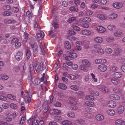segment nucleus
<instances>
[{
  "label": "nucleus",
  "mask_w": 125,
  "mask_h": 125,
  "mask_svg": "<svg viewBox=\"0 0 125 125\" xmlns=\"http://www.w3.org/2000/svg\"><path fill=\"white\" fill-rule=\"evenodd\" d=\"M34 68L37 73L42 71L44 69V67L43 65H41L39 62H35L34 66L33 65H31L30 66L29 69L30 71H31L33 70Z\"/></svg>",
  "instance_id": "nucleus-1"
},
{
  "label": "nucleus",
  "mask_w": 125,
  "mask_h": 125,
  "mask_svg": "<svg viewBox=\"0 0 125 125\" xmlns=\"http://www.w3.org/2000/svg\"><path fill=\"white\" fill-rule=\"evenodd\" d=\"M25 101L26 103H30L31 102V98L32 97L31 93H28L25 92L24 94Z\"/></svg>",
  "instance_id": "nucleus-2"
},
{
  "label": "nucleus",
  "mask_w": 125,
  "mask_h": 125,
  "mask_svg": "<svg viewBox=\"0 0 125 125\" xmlns=\"http://www.w3.org/2000/svg\"><path fill=\"white\" fill-rule=\"evenodd\" d=\"M44 36V34L42 31H41L40 33H37L36 36V38L38 41L42 40Z\"/></svg>",
  "instance_id": "nucleus-3"
},
{
  "label": "nucleus",
  "mask_w": 125,
  "mask_h": 125,
  "mask_svg": "<svg viewBox=\"0 0 125 125\" xmlns=\"http://www.w3.org/2000/svg\"><path fill=\"white\" fill-rule=\"evenodd\" d=\"M97 69L100 72H104L106 70L107 66L105 64H101L98 66Z\"/></svg>",
  "instance_id": "nucleus-4"
},
{
  "label": "nucleus",
  "mask_w": 125,
  "mask_h": 125,
  "mask_svg": "<svg viewBox=\"0 0 125 125\" xmlns=\"http://www.w3.org/2000/svg\"><path fill=\"white\" fill-rule=\"evenodd\" d=\"M125 109L124 106L120 105L118 106L116 108V110L117 113L119 115L121 114L124 112Z\"/></svg>",
  "instance_id": "nucleus-5"
},
{
  "label": "nucleus",
  "mask_w": 125,
  "mask_h": 125,
  "mask_svg": "<svg viewBox=\"0 0 125 125\" xmlns=\"http://www.w3.org/2000/svg\"><path fill=\"white\" fill-rule=\"evenodd\" d=\"M123 35V33L122 31L120 29L115 30L113 33L114 35L116 37H120Z\"/></svg>",
  "instance_id": "nucleus-6"
},
{
  "label": "nucleus",
  "mask_w": 125,
  "mask_h": 125,
  "mask_svg": "<svg viewBox=\"0 0 125 125\" xmlns=\"http://www.w3.org/2000/svg\"><path fill=\"white\" fill-rule=\"evenodd\" d=\"M107 104L108 106L111 108H113L115 107L116 104L115 102L113 101H110L107 102Z\"/></svg>",
  "instance_id": "nucleus-7"
},
{
  "label": "nucleus",
  "mask_w": 125,
  "mask_h": 125,
  "mask_svg": "<svg viewBox=\"0 0 125 125\" xmlns=\"http://www.w3.org/2000/svg\"><path fill=\"white\" fill-rule=\"evenodd\" d=\"M22 52L21 51H19L16 54V59L17 60L19 61L22 59Z\"/></svg>",
  "instance_id": "nucleus-8"
},
{
  "label": "nucleus",
  "mask_w": 125,
  "mask_h": 125,
  "mask_svg": "<svg viewBox=\"0 0 125 125\" xmlns=\"http://www.w3.org/2000/svg\"><path fill=\"white\" fill-rule=\"evenodd\" d=\"M84 105L85 106L92 107H95L94 103L92 101H86L84 102Z\"/></svg>",
  "instance_id": "nucleus-9"
},
{
  "label": "nucleus",
  "mask_w": 125,
  "mask_h": 125,
  "mask_svg": "<svg viewBox=\"0 0 125 125\" xmlns=\"http://www.w3.org/2000/svg\"><path fill=\"white\" fill-rule=\"evenodd\" d=\"M31 47L33 48L34 53L36 54L38 52V46L36 43H34L31 44Z\"/></svg>",
  "instance_id": "nucleus-10"
},
{
  "label": "nucleus",
  "mask_w": 125,
  "mask_h": 125,
  "mask_svg": "<svg viewBox=\"0 0 125 125\" xmlns=\"http://www.w3.org/2000/svg\"><path fill=\"white\" fill-rule=\"evenodd\" d=\"M123 5V3L120 2L115 3L113 4V6L117 9H119L121 8Z\"/></svg>",
  "instance_id": "nucleus-11"
},
{
  "label": "nucleus",
  "mask_w": 125,
  "mask_h": 125,
  "mask_svg": "<svg viewBox=\"0 0 125 125\" xmlns=\"http://www.w3.org/2000/svg\"><path fill=\"white\" fill-rule=\"evenodd\" d=\"M50 113L51 115H53V114L59 115L61 113V111L58 109H54L50 110Z\"/></svg>",
  "instance_id": "nucleus-12"
},
{
  "label": "nucleus",
  "mask_w": 125,
  "mask_h": 125,
  "mask_svg": "<svg viewBox=\"0 0 125 125\" xmlns=\"http://www.w3.org/2000/svg\"><path fill=\"white\" fill-rule=\"evenodd\" d=\"M108 97L112 99L115 100H118L120 99V96L116 94H111L108 95Z\"/></svg>",
  "instance_id": "nucleus-13"
},
{
  "label": "nucleus",
  "mask_w": 125,
  "mask_h": 125,
  "mask_svg": "<svg viewBox=\"0 0 125 125\" xmlns=\"http://www.w3.org/2000/svg\"><path fill=\"white\" fill-rule=\"evenodd\" d=\"M116 125H125V121L120 119L116 120L115 122Z\"/></svg>",
  "instance_id": "nucleus-14"
},
{
  "label": "nucleus",
  "mask_w": 125,
  "mask_h": 125,
  "mask_svg": "<svg viewBox=\"0 0 125 125\" xmlns=\"http://www.w3.org/2000/svg\"><path fill=\"white\" fill-rule=\"evenodd\" d=\"M88 90L90 94L94 96H98L99 95L98 92L96 91H92L91 88H89Z\"/></svg>",
  "instance_id": "nucleus-15"
},
{
  "label": "nucleus",
  "mask_w": 125,
  "mask_h": 125,
  "mask_svg": "<svg viewBox=\"0 0 125 125\" xmlns=\"http://www.w3.org/2000/svg\"><path fill=\"white\" fill-rule=\"evenodd\" d=\"M94 40L97 43H101L103 42V39L101 37H97L94 38Z\"/></svg>",
  "instance_id": "nucleus-16"
},
{
  "label": "nucleus",
  "mask_w": 125,
  "mask_h": 125,
  "mask_svg": "<svg viewBox=\"0 0 125 125\" xmlns=\"http://www.w3.org/2000/svg\"><path fill=\"white\" fill-rule=\"evenodd\" d=\"M118 15L117 14L115 13H112L109 15L108 17L109 20H114L116 19Z\"/></svg>",
  "instance_id": "nucleus-17"
},
{
  "label": "nucleus",
  "mask_w": 125,
  "mask_h": 125,
  "mask_svg": "<svg viewBox=\"0 0 125 125\" xmlns=\"http://www.w3.org/2000/svg\"><path fill=\"white\" fill-rule=\"evenodd\" d=\"M96 30L99 33H102L105 31V29L103 27L98 26L96 27Z\"/></svg>",
  "instance_id": "nucleus-18"
},
{
  "label": "nucleus",
  "mask_w": 125,
  "mask_h": 125,
  "mask_svg": "<svg viewBox=\"0 0 125 125\" xmlns=\"http://www.w3.org/2000/svg\"><path fill=\"white\" fill-rule=\"evenodd\" d=\"M82 63L83 65H85L87 67L90 66L91 64V62L87 59L83 60Z\"/></svg>",
  "instance_id": "nucleus-19"
},
{
  "label": "nucleus",
  "mask_w": 125,
  "mask_h": 125,
  "mask_svg": "<svg viewBox=\"0 0 125 125\" xmlns=\"http://www.w3.org/2000/svg\"><path fill=\"white\" fill-rule=\"evenodd\" d=\"M61 124L63 125H73L72 122L68 120H64L61 122Z\"/></svg>",
  "instance_id": "nucleus-20"
},
{
  "label": "nucleus",
  "mask_w": 125,
  "mask_h": 125,
  "mask_svg": "<svg viewBox=\"0 0 125 125\" xmlns=\"http://www.w3.org/2000/svg\"><path fill=\"white\" fill-rule=\"evenodd\" d=\"M107 114L110 116H113L115 113V111L113 109L108 110L106 112Z\"/></svg>",
  "instance_id": "nucleus-21"
},
{
  "label": "nucleus",
  "mask_w": 125,
  "mask_h": 125,
  "mask_svg": "<svg viewBox=\"0 0 125 125\" xmlns=\"http://www.w3.org/2000/svg\"><path fill=\"white\" fill-rule=\"evenodd\" d=\"M95 118L97 121H101L104 119V117L102 115L98 114L96 115Z\"/></svg>",
  "instance_id": "nucleus-22"
},
{
  "label": "nucleus",
  "mask_w": 125,
  "mask_h": 125,
  "mask_svg": "<svg viewBox=\"0 0 125 125\" xmlns=\"http://www.w3.org/2000/svg\"><path fill=\"white\" fill-rule=\"evenodd\" d=\"M97 17V18L101 20H105L107 18L106 16L103 14L98 15Z\"/></svg>",
  "instance_id": "nucleus-23"
},
{
  "label": "nucleus",
  "mask_w": 125,
  "mask_h": 125,
  "mask_svg": "<svg viewBox=\"0 0 125 125\" xmlns=\"http://www.w3.org/2000/svg\"><path fill=\"white\" fill-rule=\"evenodd\" d=\"M40 47L41 49V52L42 54L43 55H45V50L46 48V46L45 45L43 46L42 44H41L40 45Z\"/></svg>",
  "instance_id": "nucleus-24"
},
{
  "label": "nucleus",
  "mask_w": 125,
  "mask_h": 125,
  "mask_svg": "<svg viewBox=\"0 0 125 125\" xmlns=\"http://www.w3.org/2000/svg\"><path fill=\"white\" fill-rule=\"evenodd\" d=\"M76 122L81 125H84L85 124V120L79 118L76 120Z\"/></svg>",
  "instance_id": "nucleus-25"
},
{
  "label": "nucleus",
  "mask_w": 125,
  "mask_h": 125,
  "mask_svg": "<svg viewBox=\"0 0 125 125\" xmlns=\"http://www.w3.org/2000/svg\"><path fill=\"white\" fill-rule=\"evenodd\" d=\"M85 117L89 119H91L93 117V114L90 113H84Z\"/></svg>",
  "instance_id": "nucleus-26"
},
{
  "label": "nucleus",
  "mask_w": 125,
  "mask_h": 125,
  "mask_svg": "<svg viewBox=\"0 0 125 125\" xmlns=\"http://www.w3.org/2000/svg\"><path fill=\"white\" fill-rule=\"evenodd\" d=\"M81 33L83 35H89L91 34V32L90 31L86 30L82 31H81Z\"/></svg>",
  "instance_id": "nucleus-27"
},
{
  "label": "nucleus",
  "mask_w": 125,
  "mask_h": 125,
  "mask_svg": "<svg viewBox=\"0 0 125 125\" xmlns=\"http://www.w3.org/2000/svg\"><path fill=\"white\" fill-rule=\"evenodd\" d=\"M58 87L60 89L63 90H66L67 89L66 85L62 83H59Z\"/></svg>",
  "instance_id": "nucleus-28"
},
{
  "label": "nucleus",
  "mask_w": 125,
  "mask_h": 125,
  "mask_svg": "<svg viewBox=\"0 0 125 125\" xmlns=\"http://www.w3.org/2000/svg\"><path fill=\"white\" fill-rule=\"evenodd\" d=\"M114 51L115 54L116 55H118L121 52V50L119 48H115L114 49Z\"/></svg>",
  "instance_id": "nucleus-29"
},
{
  "label": "nucleus",
  "mask_w": 125,
  "mask_h": 125,
  "mask_svg": "<svg viewBox=\"0 0 125 125\" xmlns=\"http://www.w3.org/2000/svg\"><path fill=\"white\" fill-rule=\"evenodd\" d=\"M74 51L73 50H72V51L70 50V55L71 58H75L77 57V54L74 53L72 52V51Z\"/></svg>",
  "instance_id": "nucleus-30"
},
{
  "label": "nucleus",
  "mask_w": 125,
  "mask_h": 125,
  "mask_svg": "<svg viewBox=\"0 0 125 125\" xmlns=\"http://www.w3.org/2000/svg\"><path fill=\"white\" fill-rule=\"evenodd\" d=\"M116 60L118 62H120L122 64H125V58H118L116 59Z\"/></svg>",
  "instance_id": "nucleus-31"
},
{
  "label": "nucleus",
  "mask_w": 125,
  "mask_h": 125,
  "mask_svg": "<svg viewBox=\"0 0 125 125\" xmlns=\"http://www.w3.org/2000/svg\"><path fill=\"white\" fill-rule=\"evenodd\" d=\"M8 78V76L6 75L2 74L0 75V80H7Z\"/></svg>",
  "instance_id": "nucleus-32"
},
{
  "label": "nucleus",
  "mask_w": 125,
  "mask_h": 125,
  "mask_svg": "<svg viewBox=\"0 0 125 125\" xmlns=\"http://www.w3.org/2000/svg\"><path fill=\"white\" fill-rule=\"evenodd\" d=\"M114 40V37L112 36H109L106 39V41L108 43H111L113 42Z\"/></svg>",
  "instance_id": "nucleus-33"
},
{
  "label": "nucleus",
  "mask_w": 125,
  "mask_h": 125,
  "mask_svg": "<svg viewBox=\"0 0 125 125\" xmlns=\"http://www.w3.org/2000/svg\"><path fill=\"white\" fill-rule=\"evenodd\" d=\"M7 97L9 99L14 101H15L16 99V97L12 94H8L7 95Z\"/></svg>",
  "instance_id": "nucleus-34"
},
{
  "label": "nucleus",
  "mask_w": 125,
  "mask_h": 125,
  "mask_svg": "<svg viewBox=\"0 0 125 125\" xmlns=\"http://www.w3.org/2000/svg\"><path fill=\"white\" fill-rule=\"evenodd\" d=\"M122 74L120 72H117L115 73L114 75L115 78L118 79L120 78L122 76Z\"/></svg>",
  "instance_id": "nucleus-35"
},
{
  "label": "nucleus",
  "mask_w": 125,
  "mask_h": 125,
  "mask_svg": "<svg viewBox=\"0 0 125 125\" xmlns=\"http://www.w3.org/2000/svg\"><path fill=\"white\" fill-rule=\"evenodd\" d=\"M69 10L71 11L77 12L78 9L77 7L76 8L74 6H71L69 8Z\"/></svg>",
  "instance_id": "nucleus-36"
},
{
  "label": "nucleus",
  "mask_w": 125,
  "mask_h": 125,
  "mask_svg": "<svg viewBox=\"0 0 125 125\" xmlns=\"http://www.w3.org/2000/svg\"><path fill=\"white\" fill-rule=\"evenodd\" d=\"M90 75L93 81L95 82H97V79L95 75L93 73H91Z\"/></svg>",
  "instance_id": "nucleus-37"
},
{
  "label": "nucleus",
  "mask_w": 125,
  "mask_h": 125,
  "mask_svg": "<svg viewBox=\"0 0 125 125\" xmlns=\"http://www.w3.org/2000/svg\"><path fill=\"white\" fill-rule=\"evenodd\" d=\"M71 89L75 91H77L78 90L79 87L77 85H73L70 86Z\"/></svg>",
  "instance_id": "nucleus-38"
},
{
  "label": "nucleus",
  "mask_w": 125,
  "mask_h": 125,
  "mask_svg": "<svg viewBox=\"0 0 125 125\" xmlns=\"http://www.w3.org/2000/svg\"><path fill=\"white\" fill-rule=\"evenodd\" d=\"M64 46L65 48L67 49H70L71 48V46L69 42L68 41L65 42Z\"/></svg>",
  "instance_id": "nucleus-39"
},
{
  "label": "nucleus",
  "mask_w": 125,
  "mask_h": 125,
  "mask_svg": "<svg viewBox=\"0 0 125 125\" xmlns=\"http://www.w3.org/2000/svg\"><path fill=\"white\" fill-rule=\"evenodd\" d=\"M107 28L109 30L112 31L116 29V27L113 25L110 24L108 26Z\"/></svg>",
  "instance_id": "nucleus-40"
},
{
  "label": "nucleus",
  "mask_w": 125,
  "mask_h": 125,
  "mask_svg": "<svg viewBox=\"0 0 125 125\" xmlns=\"http://www.w3.org/2000/svg\"><path fill=\"white\" fill-rule=\"evenodd\" d=\"M112 83L115 84H117L119 82V80L118 79L114 77L112 78L111 80Z\"/></svg>",
  "instance_id": "nucleus-41"
},
{
  "label": "nucleus",
  "mask_w": 125,
  "mask_h": 125,
  "mask_svg": "<svg viewBox=\"0 0 125 125\" xmlns=\"http://www.w3.org/2000/svg\"><path fill=\"white\" fill-rule=\"evenodd\" d=\"M113 52L112 50L110 48H107L105 50V53L107 54H110L112 53Z\"/></svg>",
  "instance_id": "nucleus-42"
},
{
  "label": "nucleus",
  "mask_w": 125,
  "mask_h": 125,
  "mask_svg": "<svg viewBox=\"0 0 125 125\" xmlns=\"http://www.w3.org/2000/svg\"><path fill=\"white\" fill-rule=\"evenodd\" d=\"M85 98L89 101H93L94 99V97L92 96L88 95L85 97Z\"/></svg>",
  "instance_id": "nucleus-43"
},
{
  "label": "nucleus",
  "mask_w": 125,
  "mask_h": 125,
  "mask_svg": "<svg viewBox=\"0 0 125 125\" xmlns=\"http://www.w3.org/2000/svg\"><path fill=\"white\" fill-rule=\"evenodd\" d=\"M67 116L70 118H73L75 116V114L74 112H72L70 113H68Z\"/></svg>",
  "instance_id": "nucleus-44"
},
{
  "label": "nucleus",
  "mask_w": 125,
  "mask_h": 125,
  "mask_svg": "<svg viewBox=\"0 0 125 125\" xmlns=\"http://www.w3.org/2000/svg\"><path fill=\"white\" fill-rule=\"evenodd\" d=\"M102 91L105 93H107L109 92V89L107 87L103 86L102 87Z\"/></svg>",
  "instance_id": "nucleus-45"
},
{
  "label": "nucleus",
  "mask_w": 125,
  "mask_h": 125,
  "mask_svg": "<svg viewBox=\"0 0 125 125\" xmlns=\"http://www.w3.org/2000/svg\"><path fill=\"white\" fill-rule=\"evenodd\" d=\"M97 52L98 54L101 55L103 54L104 53L103 49L101 48L98 49L97 50Z\"/></svg>",
  "instance_id": "nucleus-46"
},
{
  "label": "nucleus",
  "mask_w": 125,
  "mask_h": 125,
  "mask_svg": "<svg viewBox=\"0 0 125 125\" xmlns=\"http://www.w3.org/2000/svg\"><path fill=\"white\" fill-rule=\"evenodd\" d=\"M72 104L70 106L71 109L73 110H77L78 109V107L76 106L75 105H74L73 104V103H72Z\"/></svg>",
  "instance_id": "nucleus-47"
},
{
  "label": "nucleus",
  "mask_w": 125,
  "mask_h": 125,
  "mask_svg": "<svg viewBox=\"0 0 125 125\" xmlns=\"http://www.w3.org/2000/svg\"><path fill=\"white\" fill-rule=\"evenodd\" d=\"M26 55L27 58L28 59H29L31 55V52L29 49H27V50L26 52Z\"/></svg>",
  "instance_id": "nucleus-48"
},
{
  "label": "nucleus",
  "mask_w": 125,
  "mask_h": 125,
  "mask_svg": "<svg viewBox=\"0 0 125 125\" xmlns=\"http://www.w3.org/2000/svg\"><path fill=\"white\" fill-rule=\"evenodd\" d=\"M40 81L38 79H35L34 81V84L36 85L39 84L40 82Z\"/></svg>",
  "instance_id": "nucleus-49"
},
{
  "label": "nucleus",
  "mask_w": 125,
  "mask_h": 125,
  "mask_svg": "<svg viewBox=\"0 0 125 125\" xmlns=\"http://www.w3.org/2000/svg\"><path fill=\"white\" fill-rule=\"evenodd\" d=\"M114 91L116 93H119L121 92V90L120 89L118 88H115L113 89Z\"/></svg>",
  "instance_id": "nucleus-50"
},
{
  "label": "nucleus",
  "mask_w": 125,
  "mask_h": 125,
  "mask_svg": "<svg viewBox=\"0 0 125 125\" xmlns=\"http://www.w3.org/2000/svg\"><path fill=\"white\" fill-rule=\"evenodd\" d=\"M76 93L78 95L81 97H82L84 96V93L82 91H79L76 92Z\"/></svg>",
  "instance_id": "nucleus-51"
},
{
  "label": "nucleus",
  "mask_w": 125,
  "mask_h": 125,
  "mask_svg": "<svg viewBox=\"0 0 125 125\" xmlns=\"http://www.w3.org/2000/svg\"><path fill=\"white\" fill-rule=\"evenodd\" d=\"M76 17H73L70 18L68 20V22H73L76 19Z\"/></svg>",
  "instance_id": "nucleus-52"
},
{
  "label": "nucleus",
  "mask_w": 125,
  "mask_h": 125,
  "mask_svg": "<svg viewBox=\"0 0 125 125\" xmlns=\"http://www.w3.org/2000/svg\"><path fill=\"white\" fill-rule=\"evenodd\" d=\"M67 77L72 80L76 79V77L74 76V75L73 74H69L68 75Z\"/></svg>",
  "instance_id": "nucleus-53"
},
{
  "label": "nucleus",
  "mask_w": 125,
  "mask_h": 125,
  "mask_svg": "<svg viewBox=\"0 0 125 125\" xmlns=\"http://www.w3.org/2000/svg\"><path fill=\"white\" fill-rule=\"evenodd\" d=\"M54 119L56 121H61L62 120V118L61 116H56L54 117Z\"/></svg>",
  "instance_id": "nucleus-54"
},
{
  "label": "nucleus",
  "mask_w": 125,
  "mask_h": 125,
  "mask_svg": "<svg viewBox=\"0 0 125 125\" xmlns=\"http://www.w3.org/2000/svg\"><path fill=\"white\" fill-rule=\"evenodd\" d=\"M99 3L102 5H105L106 4L107 2L106 0H99Z\"/></svg>",
  "instance_id": "nucleus-55"
},
{
  "label": "nucleus",
  "mask_w": 125,
  "mask_h": 125,
  "mask_svg": "<svg viewBox=\"0 0 125 125\" xmlns=\"http://www.w3.org/2000/svg\"><path fill=\"white\" fill-rule=\"evenodd\" d=\"M11 14L9 11H6L3 13V14L4 16H9L11 15Z\"/></svg>",
  "instance_id": "nucleus-56"
},
{
  "label": "nucleus",
  "mask_w": 125,
  "mask_h": 125,
  "mask_svg": "<svg viewBox=\"0 0 125 125\" xmlns=\"http://www.w3.org/2000/svg\"><path fill=\"white\" fill-rule=\"evenodd\" d=\"M21 43L19 41L15 44V46L16 48H20L21 46Z\"/></svg>",
  "instance_id": "nucleus-57"
},
{
  "label": "nucleus",
  "mask_w": 125,
  "mask_h": 125,
  "mask_svg": "<svg viewBox=\"0 0 125 125\" xmlns=\"http://www.w3.org/2000/svg\"><path fill=\"white\" fill-rule=\"evenodd\" d=\"M19 41L18 39L16 38H13L11 41V43L13 44H15L16 43Z\"/></svg>",
  "instance_id": "nucleus-58"
},
{
  "label": "nucleus",
  "mask_w": 125,
  "mask_h": 125,
  "mask_svg": "<svg viewBox=\"0 0 125 125\" xmlns=\"http://www.w3.org/2000/svg\"><path fill=\"white\" fill-rule=\"evenodd\" d=\"M73 28L75 30L77 31H79L80 30V29L79 27L76 26H73Z\"/></svg>",
  "instance_id": "nucleus-59"
},
{
  "label": "nucleus",
  "mask_w": 125,
  "mask_h": 125,
  "mask_svg": "<svg viewBox=\"0 0 125 125\" xmlns=\"http://www.w3.org/2000/svg\"><path fill=\"white\" fill-rule=\"evenodd\" d=\"M27 16L29 18H31L32 17L30 11L29 10H28L26 13Z\"/></svg>",
  "instance_id": "nucleus-60"
},
{
  "label": "nucleus",
  "mask_w": 125,
  "mask_h": 125,
  "mask_svg": "<svg viewBox=\"0 0 125 125\" xmlns=\"http://www.w3.org/2000/svg\"><path fill=\"white\" fill-rule=\"evenodd\" d=\"M4 22L6 24H10V19L8 18H6L5 19L4 21Z\"/></svg>",
  "instance_id": "nucleus-61"
},
{
  "label": "nucleus",
  "mask_w": 125,
  "mask_h": 125,
  "mask_svg": "<svg viewBox=\"0 0 125 125\" xmlns=\"http://www.w3.org/2000/svg\"><path fill=\"white\" fill-rule=\"evenodd\" d=\"M85 22H91V21L90 18L89 17H86L84 18Z\"/></svg>",
  "instance_id": "nucleus-62"
},
{
  "label": "nucleus",
  "mask_w": 125,
  "mask_h": 125,
  "mask_svg": "<svg viewBox=\"0 0 125 125\" xmlns=\"http://www.w3.org/2000/svg\"><path fill=\"white\" fill-rule=\"evenodd\" d=\"M26 118L24 117H22L21 118V120L20 121V124H23L25 122Z\"/></svg>",
  "instance_id": "nucleus-63"
},
{
  "label": "nucleus",
  "mask_w": 125,
  "mask_h": 125,
  "mask_svg": "<svg viewBox=\"0 0 125 125\" xmlns=\"http://www.w3.org/2000/svg\"><path fill=\"white\" fill-rule=\"evenodd\" d=\"M54 105L55 106L59 107L61 106V104L59 102H56L54 103Z\"/></svg>",
  "instance_id": "nucleus-64"
}]
</instances>
